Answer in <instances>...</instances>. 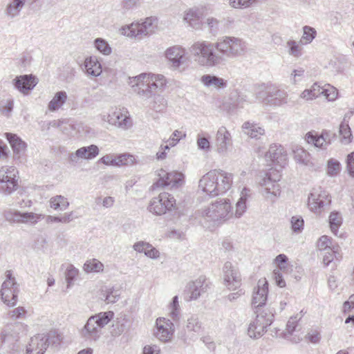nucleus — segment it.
Masks as SVG:
<instances>
[{"label":"nucleus","instance_id":"24","mask_svg":"<svg viewBox=\"0 0 354 354\" xmlns=\"http://www.w3.org/2000/svg\"><path fill=\"white\" fill-rule=\"evenodd\" d=\"M47 349L44 334H37L31 337L26 354H44Z\"/></svg>","mask_w":354,"mask_h":354},{"label":"nucleus","instance_id":"20","mask_svg":"<svg viewBox=\"0 0 354 354\" xmlns=\"http://www.w3.org/2000/svg\"><path fill=\"white\" fill-rule=\"evenodd\" d=\"M268 94L267 105L280 106L288 102L287 92L277 86L270 85V86H268Z\"/></svg>","mask_w":354,"mask_h":354},{"label":"nucleus","instance_id":"6","mask_svg":"<svg viewBox=\"0 0 354 354\" xmlns=\"http://www.w3.org/2000/svg\"><path fill=\"white\" fill-rule=\"evenodd\" d=\"M232 214V205L227 198H222L212 203L202 213L204 218L213 221L228 219Z\"/></svg>","mask_w":354,"mask_h":354},{"label":"nucleus","instance_id":"22","mask_svg":"<svg viewBox=\"0 0 354 354\" xmlns=\"http://www.w3.org/2000/svg\"><path fill=\"white\" fill-rule=\"evenodd\" d=\"M294 159L298 163L308 167L312 171H317L321 168V165H317L311 160L310 155L303 147L295 146L292 148Z\"/></svg>","mask_w":354,"mask_h":354},{"label":"nucleus","instance_id":"63","mask_svg":"<svg viewBox=\"0 0 354 354\" xmlns=\"http://www.w3.org/2000/svg\"><path fill=\"white\" fill-rule=\"evenodd\" d=\"M242 129L249 130L250 131L251 133H258L259 131H265L258 124H256L254 122H250V121L244 122L242 125Z\"/></svg>","mask_w":354,"mask_h":354},{"label":"nucleus","instance_id":"60","mask_svg":"<svg viewBox=\"0 0 354 354\" xmlns=\"http://www.w3.org/2000/svg\"><path fill=\"white\" fill-rule=\"evenodd\" d=\"M141 4V0H123L122 1V8L124 12H127L139 7Z\"/></svg>","mask_w":354,"mask_h":354},{"label":"nucleus","instance_id":"13","mask_svg":"<svg viewBox=\"0 0 354 354\" xmlns=\"http://www.w3.org/2000/svg\"><path fill=\"white\" fill-rule=\"evenodd\" d=\"M224 285L227 289L235 290L241 286V276L239 269L230 261L225 263L223 268Z\"/></svg>","mask_w":354,"mask_h":354},{"label":"nucleus","instance_id":"50","mask_svg":"<svg viewBox=\"0 0 354 354\" xmlns=\"http://www.w3.org/2000/svg\"><path fill=\"white\" fill-rule=\"evenodd\" d=\"M258 0H229V5L234 9H245L253 6Z\"/></svg>","mask_w":354,"mask_h":354},{"label":"nucleus","instance_id":"3","mask_svg":"<svg viewBox=\"0 0 354 354\" xmlns=\"http://www.w3.org/2000/svg\"><path fill=\"white\" fill-rule=\"evenodd\" d=\"M189 51L194 61L200 66L213 67L221 64L216 42L198 41L192 45Z\"/></svg>","mask_w":354,"mask_h":354},{"label":"nucleus","instance_id":"4","mask_svg":"<svg viewBox=\"0 0 354 354\" xmlns=\"http://www.w3.org/2000/svg\"><path fill=\"white\" fill-rule=\"evenodd\" d=\"M113 317V311L101 312L91 316L80 331L81 337L86 342L97 341L102 334V328L111 322Z\"/></svg>","mask_w":354,"mask_h":354},{"label":"nucleus","instance_id":"55","mask_svg":"<svg viewBox=\"0 0 354 354\" xmlns=\"http://www.w3.org/2000/svg\"><path fill=\"white\" fill-rule=\"evenodd\" d=\"M79 274V270L75 268L73 265H69L66 270L65 277L67 281L68 288L70 287Z\"/></svg>","mask_w":354,"mask_h":354},{"label":"nucleus","instance_id":"57","mask_svg":"<svg viewBox=\"0 0 354 354\" xmlns=\"http://www.w3.org/2000/svg\"><path fill=\"white\" fill-rule=\"evenodd\" d=\"M291 228L293 232L296 233H299L302 231L304 228V219L301 216H294L291 218Z\"/></svg>","mask_w":354,"mask_h":354},{"label":"nucleus","instance_id":"23","mask_svg":"<svg viewBox=\"0 0 354 354\" xmlns=\"http://www.w3.org/2000/svg\"><path fill=\"white\" fill-rule=\"evenodd\" d=\"M203 8L193 7L185 11L184 20L193 28L200 29L202 26Z\"/></svg>","mask_w":354,"mask_h":354},{"label":"nucleus","instance_id":"56","mask_svg":"<svg viewBox=\"0 0 354 354\" xmlns=\"http://www.w3.org/2000/svg\"><path fill=\"white\" fill-rule=\"evenodd\" d=\"M117 166L131 165L135 162V158L129 153H122L116 156Z\"/></svg>","mask_w":354,"mask_h":354},{"label":"nucleus","instance_id":"34","mask_svg":"<svg viewBox=\"0 0 354 354\" xmlns=\"http://www.w3.org/2000/svg\"><path fill=\"white\" fill-rule=\"evenodd\" d=\"M302 45L303 44L300 42V41H297L293 39L288 40L286 47L287 48L288 55L295 58H299L301 57L304 54Z\"/></svg>","mask_w":354,"mask_h":354},{"label":"nucleus","instance_id":"49","mask_svg":"<svg viewBox=\"0 0 354 354\" xmlns=\"http://www.w3.org/2000/svg\"><path fill=\"white\" fill-rule=\"evenodd\" d=\"M6 280L1 285V290L14 289L15 286H17V289H19V285L17 283L15 278L12 276L11 270H7L6 272Z\"/></svg>","mask_w":354,"mask_h":354},{"label":"nucleus","instance_id":"25","mask_svg":"<svg viewBox=\"0 0 354 354\" xmlns=\"http://www.w3.org/2000/svg\"><path fill=\"white\" fill-rule=\"evenodd\" d=\"M185 51L180 46H173L166 50V57L171 62L174 68L179 67L185 62Z\"/></svg>","mask_w":354,"mask_h":354},{"label":"nucleus","instance_id":"5","mask_svg":"<svg viewBox=\"0 0 354 354\" xmlns=\"http://www.w3.org/2000/svg\"><path fill=\"white\" fill-rule=\"evenodd\" d=\"M217 52L221 58V63L227 59H234L245 54L246 43L235 37L225 36L216 41Z\"/></svg>","mask_w":354,"mask_h":354},{"label":"nucleus","instance_id":"44","mask_svg":"<svg viewBox=\"0 0 354 354\" xmlns=\"http://www.w3.org/2000/svg\"><path fill=\"white\" fill-rule=\"evenodd\" d=\"M342 223V216L338 212H331L329 216V224L332 232L337 235L338 229Z\"/></svg>","mask_w":354,"mask_h":354},{"label":"nucleus","instance_id":"51","mask_svg":"<svg viewBox=\"0 0 354 354\" xmlns=\"http://www.w3.org/2000/svg\"><path fill=\"white\" fill-rule=\"evenodd\" d=\"M341 171L340 162L334 158H330L327 163V174L330 176H337Z\"/></svg>","mask_w":354,"mask_h":354},{"label":"nucleus","instance_id":"53","mask_svg":"<svg viewBox=\"0 0 354 354\" xmlns=\"http://www.w3.org/2000/svg\"><path fill=\"white\" fill-rule=\"evenodd\" d=\"M14 100L11 98L0 101V112L2 115L9 117L12 111Z\"/></svg>","mask_w":354,"mask_h":354},{"label":"nucleus","instance_id":"2","mask_svg":"<svg viewBox=\"0 0 354 354\" xmlns=\"http://www.w3.org/2000/svg\"><path fill=\"white\" fill-rule=\"evenodd\" d=\"M233 174L222 169H212L204 174L198 182V189L214 197L226 193L232 187Z\"/></svg>","mask_w":354,"mask_h":354},{"label":"nucleus","instance_id":"27","mask_svg":"<svg viewBox=\"0 0 354 354\" xmlns=\"http://www.w3.org/2000/svg\"><path fill=\"white\" fill-rule=\"evenodd\" d=\"M332 134H306L305 140L315 147L325 148L330 143ZM333 136L336 134H333Z\"/></svg>","mask_w":354,"mask_h":354},{"label":"nucleus","instance_id":"58","mask_svg":"<svg viewBox=\"0 0 354 354\" xmlns=\"http://www.w3.org/2000/svg\"><path fill=\"white\" fill-rule=\"evenodd\" d=\"M173 138H169L167 141L161 145V148L165 151L169 149L171 147L175 146L182 138H185L186 134H172Z\"/></svg>","mask_w":354,"mask_h":354},{"label":"nucleus","instance_id":"38","mask_svg":"<svg viewBox=\"0 0 354 354\" xmlns=\"http://www.w3.org/2000/svg\"><path fill=\"white\" fill-rule=\"evenodd\" d=\"M216 145L220 153L226 152L232 144L231 134H216Z\"/></svg>","mask_w":354,"mask_h":354},{"label":"nucleus","instance_id":"28","mask_svg":"<svg viewBox=\"0 0 354 354\" xmlns=\"http://www.w3.org/2000/svg\"><path fill=\"white\" fill-rule=\"evenodd\" d=\"M6 137L12 148L15 156H18V158L23 155L26 149V144L23 141L17 134H6Z\"/></svg>","mask_w":354,"mask_h":354},{"label":"nucleus","instance_id":"36","mask_svg":"<svg viewBox=\"0 0 354 354\" xmlns=\"http://www.w3.org/2000/svg\"><path fill=\"white\" fill-rule=\"evenodd\" d=\"M256 319L259 318V322L263 323L267 326L271 325L274 319V310L270 308L261 309V308H256Z\"/></svg>","mask_w":354,"mask_h":354},{"label":"nucleus","instance_id":"30","mask_svg":"<svg viewBox=\"0 0 354 354\" xmlns=\"http://www.w3.org/2000/svg\"><path fill=\"white\" fill-rule=\"evenodd\" d=\"M201 82L207 87L214 86L216 88H225L227 87V80L216 75H204L201 78Z\"/></svg>","mask_w":354,"mask_h":354},{"label":"nucleus","instance_id":"42","mask_svg":"<svg viewBox=\"0 0 354 354\" xmlns=\"http://www.w3.org/2000/svg\"><path fill=\"white\" fill-rule=\"evenodd\" d=\"M317 35V31L313 27L305 26L303 27V35L300 39V42L306 45L310 44Z\"/></svg>","mask_w":354,"mask_h":354},{"label":"nucleus","instance_id":"11","mask_svg":"<svg viewBox=\"0 0 354 354\" xmlns=\"http://www.w3.org/2000/svg\"><path fill=\"white\" fill-rule=\"evenodd\" d=\"M158 176L159 178L153 185V189L169 185L171 187H178L184 183V175L180 172H167L162 169L158 171Z\"/></svg>","mask_w":354,"mask_h":354},{"label":"nucleus","instance_id":"43","mask_svg":"<svg viewBox=\"0 0 354 354\" xmlns=\"http://www.w3.org/2000/svg\"><path fill=\"white\" fill-rule=\"evenodd\" d=\"M268 86L264 84L258 85L255 87L254 94L256 98L261 102L267 105V100L268 98Z\"/></svg>","mask_w":354,"mask_h":354},{"label":"nucleus","instance_id":"18","mask_svg":"<svg viewBox=\"0 0 354 354\" xmlns=\"http://www.w3.org/2000/svg\"><path fill=\"white\" fill-rule=\"evenodd\" d=\"M16 89L24 95H28L37 84V79L32 75H23L16 77L12 80Z\"/></svg>","mask_w":354,"mask_h":354},{"label":"nucleus","instance_id":"32","mask_svg":"<svg viewBox=\"0 0 354 354\" xmlns=\"http://www.w3.org/2000/svg\"><path fill=\"white\" fill-rule=\"evenodd\" d=\"M267 326L261 323L259 319H255L251 322L248 328V335L253 339H258L263 336L266 331Z\"/></svg>","mask_w":354,"mask_h":354},{"label":"nucleus","instance_id":"10","mask_svg":"<svg viewBox=\"0 0 354 354\" xmlns=\"http://www.w3.org/2000/svg\"><path fill=\"white\" fill-rule=\"evenodd\" d=\"M209 283L204 276L199 277L194 281L187 283L184 291L186 301L196 300L205 293L209 288Z\"/></svg>","mask_w":354,"mask_h":354},{"label":"nucleus","instance_id":"64","mask_svg":"<svg viewBox=\"0 0 354 354\" xmlns=\"http://www.w3.org/2000/svg\"><path fill=\"white\" fill-rule=\"evenodd\" d=\"M346 162L349 174L354 177V151L348 155Z\"/></svg>","mask_w":354,"mask_h":354},{"label":"nucleus","instance_id":"8","mask_svg":"<svg viewBox=\"0 0 354 354\" xmlns=\"http://www.w3.org/2000/svg\"><path fill=\"white\" fill-rule=\"evenodd\" d=\"M175 205L176 200L174 196L169 193L162 192L151 201L148 209L153 214L162 215L171 210Z\"/></svg>","mask_w":354,"mask_h":354},{"label":"nucleus","instance_id":"1","mask_svg":"<svg viewBox=\"0 0 354 354\" xmlns=\"http://www.w3.org/2000/svg\"><path fill=\"white\" fill-rule=\"evenodd\" d=\"M136 88L134 89L138 94L143 97L149 98L153 96L149 106L156 112H162L167 105L165 99L156 95L158 91H162L166 85V79L162 75L142 73L135 77Z\"/></svg>","mask_w":354,"mask_h":354},{"label":"nucleus","instance_id":"33","mask_svg":"<svg viewBox=\"0 0 354 354\" xmlns=\"http://www.w3.org/2000/svg\"><path fill=\"white\" fill-rule=\"evenodd\" d=\"M84 66L87 73L92 76L97 77L102 73L101 64L98 62L96 57L86 58Z\"/></svg>","mask_w":354,"mask_h":354},{"label":"nucleus","instance_id":"31","mask_svg":"<svg viewBox=\"0 0 354 354\" xmlns=\"http://www.w3.org/2000/svg\"><path fill=\"white\" fill-rule=\"evenodd\" d=\"M19 289L15 286L14 289L0 291L2 301L9 307H13L17 304Z\"/></svg>","mask_w":354,"mask_h":354},{"label":"nucleus","instance_id":"39","mask_svg":"<svg viewBox=\"0 0 354 354\" xmlns=\"http://www.w3.org/2000/svg\"><path fill=\"white\" fill-rule=\"evenodd\" d=\"M323 256V263L326 266H328L335 258L337 261H339L342 258L341 254L338 252V247H333V248H326L322 252Z\"/></svg>","mask_w":354,"mask_h":354},{"label":"nucleus","instance_id":"16","mask_svg":"<svg viewBox=\"0 0 354 354\" xmlns=\"http://www.w3.org/2000/svg\"><path fill=\"white\" fill-rule=\"evenodd\" d=\"M157 330L156 337L162 342H167L172 337L174 332V324L168 319L160 317L156 319Z\"/></svg>","mask_w":354,"mask_h":354},{"label":"nucleus","instance_id":"7","mask_svg":"<svg viewBox=\"0 0 354 354\" xmlns=\"http://www.w3.org/2000/svg\"><path fill=\"white\" fill-rule=\"evenodd\" d=\"M158 26V19L150 17L142 23H133L127 28L125 35L128 37L142 38L154 32Z\"/></svg>","mask_w":354,"mask_h":354},{"label":"nucleus","instance_id":"37","mask_svg":"<svg viewBox=\"0 0 354 354\" xmlns=\"http://www.w3.org/2000/svg\"><path fill=\"white\" fill-rule=\"evenodd\" d=\"M250 189L244 188L241 194V197L236 204L235 216L237 218L241 217L247 209L246 201L249 196Z\"/></svg>","mask_w":354,"mask_h":354},{"label":"nucleus","instance_id":"46","mask_svg":"<svg viewBox=\"0 0 354 354\" xmlns=\"http://www.w3.org/2000/svg\"><path fill=\"white\" fill-rule=\"evenodd\" d=\"M103 268V264L95 259L86 261L84 265V270L86 272H98L102 271Z\"/></svg>","mask_w":354,"mask_h":354},{"label":"nucleus","instance_id":"62","mask_svg":"<svg viewBox=\"0 0 354 354\" xmlns=\"http://www.w3.org/2000/svg\"><path fill=\"white\" fill-rule=\"evenodd\" d=\"M300 319L301 317H298V315L291 317L289 319L286 324V332L288 335H292V333L295 330V328L297 326V322Z\"/></svg>","mask_w":354,"mask_h":354},{"label":"nucleus","instance_id":"48","mask_svg":"<svg viewBox=\"0 0 354 354\" xmlns=\"http://www.w3.org/2000/svg\"><path fill=\"white\" fill-rule=\"evenodd\" d=\"M25 1L26 0H13L6 9L7 14L12 17L17 16L24 6Z\"/></svg>","mask_w":354,"mask_h":354},{"label":"nucleus","instance_id":"54","mask_svg":"<svg viewBox=\"0 0 354 354\" xmlns=\"http://www.w3.org/2000/svg\"><path fill=\"white\" fill-rule=\"evenodd\" d=\"M104 300L109 303H115L120 298V292L118 290H115L113 288H108L106 290L105 293L103 294Z\"/></svg>","mask_w":354,"mask_h":354},{"label":"nucleus","instance_id":"52","mask_svg":"<svg viewBox=\"0 0 354 354\" xmlns=\"http://www.w3.org/2000/svg\"><path fill=\"white\" fill-rule=\"evenodd\" d=\"M45 335V342L47 343V348L49 345L57 346L62 341L60 335L56 330H50Z\"/></svg>","mask_w":354,"mask_h":354},{"label":"nucleus","instance_id":"29","mask_svg":"<svg viewBox=\"0 0 354 354\" xmlns=\"http://www.w3.org/2000/svg\"><path fill=\"white\" fill-rule=\"evenodd\" d=\"M201 330V323L196 315H192L187 319L185 333L187 337L193 338Z\"/></svg>","mask_w":354,"mask_h":354},{"label":"nucleus","instance_id":"12","mask_svg":"<svg viewBox=\"0 0 354 354\" xmlns=\"http://www.w3.org/2000/svg\"><path fill=\"white\" fill-rule=\"evenodd\" d=\"M108 122L123 130H127L132 124L129 112L125 108H113L107 115Z\"/></svg>","mask_w":354,"mask_h":354},{"label":"nucleus","instance_id":"14","mask_svg":"<svg viewBox=\"0 0 354 354\" xmlns=\"http://www.w3.org/2000/svg\"><path fill=\"white\" fill-rule=\"evenodd\" d=\"M280 180V175L274 174L272 176L271 172L267 173L259 183L262 187V193L266 198H270L271 201H274V198L280 194L279 185L277 182Z\"/></svg>","mask_w":354,"mask_h":354},{"label":"nucleus","instance_id":"45","mask_svg":"<svg viewBox=\"0 0 354 354\" xmlns=\"http://www.w3.org/2000/svg\"><path fill=\"white\" fill-rule=\"evenodd\" d=\"M169 315L174 322L180 319V312L178 296H174L169 306Z\"/></svg>","mask_w":354,"mask_h":354},{"label":"nucleus","instance_id":"21","mask_svg":"<svg viewBox=\"0 0 354 354\" xmlns=\"http://www.w3.org/2000/svg\"><path fill=\"white\" fill-rule=\"evenodd\" d=\"M266 157L270 160L281 167H284L287 162V153L281 145L273 144L270 145Z\"/></svg>","mask_w":354,"mask_h":354},{"label":"nucleus","instance_id":"59","mask_svg":"<svg viewBox=\"0 0 354 354\" xmlns=\"http://www.w3.org/2000/svg\"><path fill=\"white\" fill-rule=\"evenodd\" d=\"M209 31L213 34L216 35L217 34L219 30L221 29V21H218L217 19L214 17H209L207 19L206 22Z\"/></svg>","mask_w":354,"mask_h":354},{"label":"nucleus","instance_id":"61","mask_svg":"<svg viewBox=\"0 0 354 354\" xmlns=\"http://www.w3.org/2000/svg\"><path fill=\"white\" fill-rule=\"evenodd\" d=\"M126 329V326L124 322L120 321L115 322L112 326L111 331V335L113 337H118L124 333Z\"/></svg>","mask_w":354,"mask_h":354},{"label":"nucleus","instance_id":"15","mask_svg":"<svg viewBox=\"0 0 354 354\" xmlns=\"http://www.w3.org/2000/svg\"><path fill=\"white\" fill-rule=\"evenodd\" d=\"M330 203V199L328 198V193L321 189H314L308 196V207L315 213L321 212L322 209L328 206Z\"/></svg>","mask_w":354,"mask_h":354},{"label":"nucleus","instance_id":"35","mask_svg":"<svg viewBox=\"0 0 354 354\" xmlns=\"http://www.w3.org/2000/svg\"><path fill=\"white\" fill-rule=\"evenodd\" d=\"M67 94L65 91H58L55 94V96L49 102L48 109L50 111L58 110L66 101Z\"/></svg>","mask_w":354,"mask_h":354},{"label":"nucleus","instance_id":"26","mask_svg":"<svg viewBox=\"0 0 354 354\" xmlns=\"http://www.w3.org/2000/svg\"><path fill=\"white\" fill-rule=\"evenodd\" d=\"M99 153V149L96 145H91L88 147H83L77 149L75 153H71L69 156L70 161L77 162L79 158L83 159H93Z\"/></svg>","mask_w":354,"mask_h":354},{"label":"nucleus","instance_id":"40","mask_svg":"<svg viewBox=\"0 0 354 354\" xmlns=\"http://www.w3.org/2000/svg\"><path fill=\"white\" fill-rule=\"evenodd\" d=\"M50 124L52 127H57V131H62V133H71L73 131L80 133V130H77L75 124L71 122L70 120H54L51 122Z\"/></svg>","mask_w":354,"mask_h":354},{"label":"nucleus","instance_id":"9","mask_svg":"<svg viewBox=\"0 0 354 354\" xmlns=\"http://www.w3.org/2000/svg\"><path fill=\"white\" fill-rule=\"evenodd\" d=\"M17 171L13 167H0V192L8 195L16 190L18 183L15 179Z\"/></svg>","mask_w":354,"mask_h":354},{"label":"nucleus","instance_id":"17","mask_svg":"<svg viewBox=\"0 0 354 354\" xmlns=\"http://www.w3.org/2000/svg\"><path fill=\"white\" fill-rule=\"evenodd\" d=\"M268 293V283L266 278L258 281L252 296V305L254 308H261L266 304Z\"/></svg>","mask_w":354,"mask_h":354},{"label":"nucleus","instance_id":"47","mask_svg":"<svg viewBox=\"0 0 354 354\" xmlns=\"http://www.w3.org/2000/svg\"><path fill=\"white\" fill-rule=\"evenodd\" d=\"M95 48L104 55L111 53L112 49L108 42L102 38H97L94 40Z\"/></svg>","mask_w":354,"mask_h":354},{"label":"nucleus","instance_id":"41","mask_svg":"<svg viewBox=\"0 0 354 354\" xmlns=\"http://www.w3.org/2000/svg\"><path fill=\"white\" fill-rule=\"evenodd\" d=\"M50 207L55 210L64 211L69 206L67 198L62 195L53 196L50 200Z\"/></svg>","mask_w":354,"mask_h":354},{"label":"nucleus","instance_id":"19","mask_svg":"<svg viewBox=\"0 0 354 354\" xmlns=\"http://www.w3.org/2000/svg\"><path fill=\"white\" fill-rule=\"evenodd\" d=\"M5 219L9 222H25L30 221L32 223H37L41 215H38L32 212L21 213L19 211L11 209H6L3 212Z\"/></svg>","mask_w":354,"mask_h":354}]
</instances>
